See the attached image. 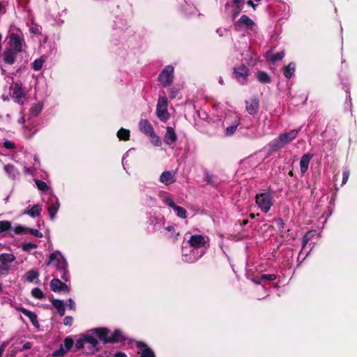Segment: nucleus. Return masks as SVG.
I'll list each match as a JSON object with an SVG mask.
<instances>
[{
  "instance_id": "38",
  "label": "nucleus",
  "mask_w": 357,
  "mask_h": 357,
  "mask_svg": "<svg viewBox=\"0 0 357 357\" xmlns=\"http://www.w3.org/2000/svg\"><path fill=\"white\" fill-rule=\"evenodd\" d=\"M37 248V245L33 243H24L22 245V248L25 252H30L31 250Z\"/></svg>"
},
{
  "instance_id": "39",
  "label": "nucleus",
  "mask_w": 357,
  "mask_h": 357,
  "mask_svg": "<svg viewBox=\"0 0 357 357\" xmlns=\"http://www.w3.org/2000/svg\"><path fill=\"white\" fill-rule=\"evenodd\" d=\"M68 351H67L63 345H61L59 349L56 350L53 352L52 356L54 357L56 356H64Z\"/></svg>"
},
{
  "instance_id": "29",
  "label": "nucleus",
  "mask_w": 357,
  "mask_h": 357,
  "mask_svg": "<svg viewBox=\"0 0 357 357\" xmlns=\"http://www.w3.org/2000/svg\"><path fill=\"white\" fill-rule=\"evenodd\" d=\"M315 234H316L315 231H310L305 234V235L303 236V241H302V244H303L302 250H303L305 248V247L307 245V243H308V241L310 240H311L314 236ZM302 252H303V250H301L300 252L299 257H301Z\"/></svg>"
},
{
  "instance_id": "61",
  "label": "nucleus",
  "mask_w": 357,
  "mask_h": 357,
  "mask_svg": "<svg viewBox=\"0 0 357 357\" xmlns=\"http://www.w3.org/2000/svg\"><path fill=\"white\" fill-rule=\"evenodd\" d=\"M166 229L169 231H172L173 229V227L172 226H169L167 227H166Z\"/></svg>"
},
{
  "instance_id": "58",
  "label": "nucleus",
  "mask_w": 357,
  "mask_h": 357,
  "mask_svg": "<svg viewBox=\"0 0 357 357\" xmlns=\"http://www.w3.org/2000/svg\"><path fill=\"white\" fill-rule=\"evenodd\" d=\"M7 345H8V343H7L6 342H3L1 344V345L0 348H3V349H4V350H5L6 347H7Z\"/></svg>"
},
{
  "instance_id": "3",
  "label": "nucleus",
  "mask_w": 357,
  "mask_h": 357,
  "mask_svg": "<svg viewBox=\"0 0 357 357\" xmlns=\"http://www.w3.org/2000/svg\"><path fill=\"white\" fill-rule=\"evenodd\" d=\"M54 264L61 273V278L65 281L68 280L67 271V262L59 252H53L50 255L47 265Z\"/></svg>"
},
{
  "instance_id": "53",
  "label": "nucleus",
  "mask_w": 357,
  "mask_h": 357,
  "mask_svg": "<svg viewBox=\"0 0 357 357\" xmlns=\"http://www.w3.org/2000/svg\"><path fill=\"white\" fill-rule=\"evenodd\" d=\"M24 230H25V229L22 227H17L15 229V232L17 234H20L22 233Z\"/></svg>"
},
{
  "instance_id": "20",
  "label": "nucleus",
  "mask_w": 357,
  "mask_h": 357,
  "mask_svg": "<svg viewBox=\"0 0 357 357\" xmlns=\"http://www.w3.org/2000/svg\"><path fill=\"white\" fill-rule=\"evenodd\" d=\"M17 310L21 312H22L24 315L29 318L30 321L36 328L39 327V323L37 320V316L35 313L29 311L23 307H18Z\"/></svg>"
},
{
  "instance_id": "63",
  "label": "nucleus",
  "mask_w": 357,
  "mask_h": 357,
  "mask_svg": "<svg viewBox=\"0 0 357 357\" xmlns=\"http://www.w3.org/2000/svg\"><path fill=\"white\" fill-rule=\"evenodd\" d=\"M289 175L290 176H294V173H293V172H292V171H290V172H289Z\"/></svg>"
},
{
  "instance_id": "34",
  "label": "nucleus",
  "mask_w": 357,
  "mask_h": 357,
  "mask_svg": "<svg viewBox=\"0 0 357 357\" xmlns=\"http://www.w3.org/2000/svg\"><path fill=\"white\" fill-rule=\"evenodd\" d=\"M117 136L120 139L128 140L130 137V132L128 130L121 128L117 132Z\"/></svg>"
},
{
  "instance_id": "1",
  "label": "nucleus",
  "mask_w": 357,
  "mask_h": 357,
  "mask_svg": "<svg viewBox=\"0 0 357 357\" xmlns=\"http://www.w3.org/2000/svg\"><path fill=\"white\" fill-rule=\"evenodd\" d=\"M75 346L78 349L86 347L89 353L94 354L99 350L98 342L95 335L91 333V330L88 333L80 335V338L77 340Z\"/></svg>"
},
{
  "instance_id": "47",
  "label": "nucleus",
  "mask_w": 357,
  "mask_h": 357,
  "mask_svg": "<svg viewBox=\"0 0 357 357\" xmlns=\"http://www.w3.org/2000/svg\"><path fill=\"white\" fill-rule=\"evenodd\" d=\"M180 89L178 87L174 86L169 89V98H174L178 93L179 92Z\"/></svg>"
},
{
  "instance_id": "30",
  "label": "nucleus",
  "mask_w": 357,
  "mask_h": 357,
  "mask_svg": "<svg viewBox=\"0 0 357 357\" xmlns=\"http://www.w3.org/2000/svg\"><path fill=\"white\" fill-rule=\"evenodd\" d=\"M59 208V203L58 202H56L55 203L50 204V206L48 207V212L50 214V217L52 220H54L55 218Z\"/></svg>"
},
{
  "instance_id": "55",
  "label": "nucleus",
  "mask_w": 357,
  "mask_h": 357,
  "mask_svg": "<svg viewBox=\"0 0 357 357\" xmlns=\"http://www.w3.org/2000/svg\"><path fill=\"white\" fill-rule=\"evenodd\" d=\"M68 306L72 310L75 309V302L71 298L68 300Z\"/></svg>"
},
{
  "instance_id": "40",
  "label": "nucleus",
  "mask_w": 357,
  "mask_h": 357,
  "mask_svg": "<svg viewBox=\"0 0 357 357\" xmlns=\"http://www.w3.org/2000/svg\"><path fill=\"white\" fill-rule=\"evenodd\" d=\"M31 294L33 297L36 298L40 299L44 298V294L43 291L38 288H34L33 289H32Z\"/></svg>"
},
{
  "instance_id": "14",
  "label": "nucleus",
  "mask_w": 357,
  "mask_h": 357,
  "mask_svg": "<svg viewBox=\"0 0 357 357\" xmlns=\"http://www.w3.org/2000/svg\"><path fill=\"white\" fill-rule=\"evenodd\" d=\"M206 243V238L202 235H192L188 240L190 245L195 248L204 247Z\"/></svg>"
},
{
  "instance_id": "41",
  "label": "nucleus",
  "mask_w": 357,
  "mask_h": 357,
  "mask_svg": "<svg viewBox=\"0 0 357 357\" xmlns=\"http://www.w3.org/2000/svg\"><path fill=\"white\" fill-rule=\"evenodd\" d=\"M141 357H155V355L151 349L146 347L142 350Z\"/></svg>"
},
{
  "instance_id": "64",
  "label": "nucleus",
  "mask_w": 357,
  "mask_h": 357,
  "mask_svg": "<svg viewBox=\"0 0 357 357\" xmlns=\"http://www.w3.org/2000/svg\"><path fill=\"white\" fill-rule=\"evenodd\" d=\"M38 157L37 155H34V160L38 161Z\"/></svg>"
},
{
  "instance_id": "28",
  "label": "nucleus",
  "mask_w": 357,
  "mask_h": 357,
  "mask_svg": "<svg viewBox=\"0 0 357 357\" xmlns=\"http://www.w3.org/2000/svg\"><path fill=\"white\" fill-rule=\"evenodd\" d=\"M296 70V64L294 63H290L284 68V75L287 78H290L294 75Z\"/></svg>"
},
{
  "instance_id": "19",
  "label": "nucleus",
  "mask_w": 357,
  "mask_h": 357,
  "mask_svg": "<svg viewBox=\"0 0 357 357\" xmlns=\"http://www.w3.org/2000/svg\"><path fill=\"white\" fill-rule=\"evenodd\" d=\"M312 158V155L309 153L304 154L300 160V171L302 174H305L310 164L311 159Z\"/></svg>"
},
{
  "instance_id": "21",
  "label": "nucleus",
  "mask_w": 357,
  "mask_h": 357,
  "mask_svg": "<svg viewBox=\"0 0 357 357\" xmlns=\"http://www.w3.org/2000/svg\"><path fill=\"white\" fill-rule=\"evenodd\" d=\"M176 140V135L172 127L167 128V132L164 137L165 144L170 145Z\"/></svg>"
},
{
  "instance_id": "16",
  "label": "nucleus",
  "mask_w": 357,
  "mask_h": 357,
  "mask_svg": "<svg viewBox=\"0 0 357 357\" xmlns=\"http://www.w3.org/2000/svg\"><path fill=\"white\" fill-rule=\"evenodd\" d=\"M160 181L165 185H170L176 181V172L174 171H166L160 176Z\"/></svg>"
},
{
  "instance_id": "60",
  "label": "nucleus",
  "mask_w": 357,
  "mask_h": 357,
  "mask_svg": "<svg viewBox=\"0 0 357 357\" xmlns=\"http://www.w3.org/2000/svg\"><path fill=\"white\" fill-rule=\"evenodd\" d=\"M24 173H25V174H29V173H30V172H31V171H30V169H29V168H28V167H24Z\"/></svg>"
},
{
  "instance_id": "23",
  "label": "nucleus",
  "mask_w": 357,
  "mask_h": 357,
  "mask_svg": "<svg viewBox=\"0 0 357 357\" xmlns=\"http://www.w3.org/2000/svg\"><path fill=\"white\" fill-rule=\"evenodd\" d=\"M3 60L8 64H13L15 61V50L11 48L6 50L3 53Z\"/></svg>"
},
{
  "instance_id": "13",
  "label": "nucleus",
  "mask_w": 357,
  "mask_h": 357,
  "mask_svg": "<svg viewBox=\"0 0 357 357\" xmlns=\"http://www.w3.org/2000/svg\"><path fill=\"white\" fill-rule=\"evenodd\" d=\"M245 105L246 111L251 115L255 114L259 110V100L257 97L252 98L245 100Z\"/></svg>"
},
{
  "instance_id": "17",
  "label": "nucleus",
  "mask_w": 357,
  "mask_h": 357,
  "mask_svg": "<svg viewBox=\"0 0 357 357\" xmlns=\"http://www.w3.org/2000/svg\"><path fill=\"white\" fill-rule=\"evenodd\" d=\"M139 129L142 132L149 137L154 133L152 125L146 119H142L139 121Z\"/></svg>"
},
{
  "instance_id": "6",
  "label": "nucleus",
  "mask_w": 357,
  "mask_h": 357,
  "mask_svg": "<svg viewBox=\"0 0 357 357\" xmlns=\"http://www.w3.org/2000/svg\"><path fill=\"white\" fill-rule=\"evenodd\" d=\"M174 80V67L172 66H167L160 73L158 81L160 84L166 87L169 86Z\"/></svg>"
},
{
  "instance_id": "48",
  "label": "nucleus",
  "mask_w": 357,
  "mask_h": 357,
  "mask_svg": "<svg viewBox=\"0 0 357 357\" xmlns=\"http://www.w3.org/2000/svg\"><path fill=\"white\" fill-rule=\"evenodd\" d=\"M349 170L347 168H345L342 174V185L345 184L347 182L349 177Z\"/></svg>"
},
{
  "instance_id": "24",
  "label": "nucleus",
  "mask_w": 357,
  "mask_h": 357,
  "mask_svg": "<svg viewBox=\"0 0 357 357\" xmlns=\"http://www.w3.org/2000/svg\"><path fill=\"white\" fill-rule=\"evenodd\" d=\"M243 6V2L242 0H233L232 7V15L233 17L235 18L241 12Z\"/></svg>"
},
{
  "instance_id": "31",
  "label": "nucleus",
  "mask_w": 357,
  "mask_h": 357,
  "mask_svg": "<svg viewBox=\"0 0 357 357\" xmlns=\"http://www.w3.org/2000/svg\"><path fill=\"white\" fill-rule=\"evenodd\" d=\"M123 340V335L120 330H116L110 336V343L120 342Z\"/></svg>"
},
{
  "instance_id": "11",
  "label": "nucleus",
  "mask_w": 357,
  "mask_h": 357,
  "mask_svg": "<svg viewBox=\"0 0 357 357\" xmlns=\"http://www.w3.org/2000/svg\"><path fill=\"white\" fill-rule=\"evenodd\" d=\"M9 45L15 52L22 51L23 41L16 33H11L9 36Z\"/></svg>"
},
{
  "instance_id": "37",
  "label": "nucleus",
  "mask_w": 357,
  "mask_h": 357,
  "mask_svg": "<svg viewBox=\"0 0 357 357\" xmlns=\"http://www.w3.org/2000/svg\"><path fill=\"white\" fill-rule=\"evenodd\" d=\"M284 56V53L283 52H278L276 54H274L273 55H271L270 57H269V59L272 61V62H276V61H280L282 60Z\"/></svg>"
},
{
  "instance_id": "51",
  "label": "nucleus",
  "mask_w": 357,
  "mask_h": 357,
  "mask_svg": "<svg viewBox=\"0 0 357 357\" xmlns=\"http://www.w3.org/2000/svg\"><path fill=\"white\" fill-rule=\"evenodd\" d=\"M29 231H30V233L31 234L34 235L35 236H37V237H42L43 236V234L40 231H38L37 229H31L29 230Z\"/></svg>"
},
{
  "instance_id": "27",
  "label": "nucleus",
  "mask_w": 357,
  "mask_h": 357,
  "mask_svg": "<svg viewBox=\"0 0 357 357\" xmlns=\"http://www.w3.org/2000/svg\"><path fill=\"white\" fill-rule=\"evenodd\" d=\"M42 211V207L39 204L33 205L28 212H24V214H28L31 217L39 216Z\"/></svg>"
},
{
  "instance_id": "46",
  "label": "nucleus",
  "mask_w": 357,
  "mask_h": 357,
  "mask_svg": "<svg viewBox=\"0 0 357 357\" xmlns=\"http://www.w3.org/2000/svg\"><path fill=\"white\" fill-rule=\"evenodd\" d=\"M276 279V275L275 274H264L261 276V280H270L273 281Z\"/></svg>"
},
{
  "instance_id": "9",
  "label": "nucleus",
  "mask_w": 357,
  "mask_h": 357,
  "mask_svg": "<svg viewBox=\"0 0 357 357\" xmlns=\"http://www.w3.org/2000/svg\"><path fill=\"white\" fill-rule=\"evenodd\" d=\"M234 26L236 29L238 31L252 29L255 26V22L248 16L243 15L235 23Z\"/></svg>"
},
{
  "instance_id": "32",
  "label": "nucleus",
  "mask_w": 357,
  "mask_h": 357,
  "mask_svg": "<svg viewBox=\"0 0 357 357\" xmlns=\"http://www.w3.org/2000/svg\"><path fill=\"white\" fill-rule=\"evenodd\" d=\"M43 106V104L40 102L33 104L30 108L31 114L33 116H38L42 111Z\"/></svg>"
},
{
  "instance_id": "22",
  "label": "nucleus",
  "mask_w": 357,
  "mask_h": 357,
  "mask_svg": "<svg viewBox=\"0 0 357 357\" xmlns=\"http://www.w3.org/2000/svg\"><path fill=\"white\" fill-rule=\"evenodd\" d=\"M240 117L236 115L234 121L225 130L226 135L231 136L236 132V128L240 123Z\"/></svg>"
},
{
  "instance_id": "44",
  "label": "nucleus",
  "mask_w": 357,
  "mask_h": 357,
  "mask_svg": "<svg viewBox=\"0 0 357 357\" xmlns=\"http://www.w3.org/2000/svg\"><path fill=\"white\" fill-rule=\"evenodd\" d=\"M73 340L68 337H66L65 340H64V348L67 350V351H69L70 349V348L73 347Z\"/></svg>"
},
{
  "instance_id": "45",
  "label": "nucleus",
  "mask_w": 357,
  "mask_h": 357,
  "mask_svg": "<svg viewBox=\"0 0 357 357\" xmlns=\"http://www.w3.org/2000/svg\"><path fill=\"white\" fill-rule=\"evenodd\" d=\"M150 138H151V142L155 145V146H160L161 145V142H160V139H159V137L155 134V132L153 133V135H151V136H149Z\"/></svg>"
},
{
  "instance_id": "36",
  "label": "nucleus",
  "mask_w": 357,
  "mask_h": 357,
  "mask_svg": "<svg viewBox=\"0 0 357 357\" xmlns=\"http://www.w3.org/2000/svg\"><path fill=\"white\" fill-rule=\"evenodd\" d=\"M45 62V59L43 57H40L38 59H36L33 63V68L35 70H39L41 69L43 63Z\"/></svg>"
},
{
  "instance_id": "50",
  "label": "nucleus",
  "mask_w": 357,
  "mask_h": 357,
  "mask_svg": "<svg viewBox=\"0 0 357 357\" xmlns=\"http://www.w3.org/2000/svg\"><path fill=\"white\" fill-rule=\"evenodd\" d=\"M73 319L70 316L66 317L63 319V324L66 326H71L73 324Z\"/></svg>"
},
{
  "instance_id": "8",
  "label": "nucleus",
  "mask_w": 357,
  "mask_h": 357,
  "mask_svg": "<svg viewBox=\"0 0 357 357\" xmlns=\"http://www.w3.org/2000/svg\"><path fill=\"white\" fill-rule=\"evenodd\" d=\"M234 74L235 79L242 84L247 83L249 75V70L245 65H241L234 68Z\"/></svg>"
},
{
  "instance_id": "25",
  "label": "nucleus",
  "mask_w": 357,
  "mask_h": 357,
  "mask_svg": "<svg viewBox=\"0 0 357 357\" xmlns=\"http://www.w3.org/2000/svg\"><path fill=\"white\" fill-rule=\"evenodd\" d=\"M54 307L57 310V312L61 316H63L65 314V307L62 301L59 299H54L52 301Z\"/></svg>"
},
{
  "instance_id": "26",
  "label": "nucleus",
  "mask_w": 357,
  "mask_h": 357,
  "mask_svg": "<svg viewBox=\"0 0 357 357\" xmlns=\"http://www.w3.org/2000/svg\"><path fill=\"white\" fill-rule=\"evenodd\" d=\"M257 79L263 84L269 83L271 82L270 76L264 71H258L257 73Z\"/></svg>"
},
{
  "instance_id": "35",
  "label": "nucleus",
  "mask_w": 357,
  "mask_h": 357,
  "mask_svg": "<svg viewBox=\"0 0 357 357\" xmlns=\"http://www.w3.org/2000/svg\"><path fill=\"white\" fill-rule=\"evenodd\" d=\"M38 273L36 271H29L26 273V280L29 282H33L35 279H36L38 277Z\"/></svg>"
},
{
  "instance_id": "2",
  "label": "nucleus",
  "mask_w": 357,
  "mask_h": 357,
  "mask_svg": "<svg viewBox=\"0 0 357 357\" xmlns=\"http://www.w3.org/2000/svg\"><path fill=\"white\" fill-rule=\"evenodd\" d=\"M300 129L291 130L288 132L280 134L277 138L272 140L270 143V148L272 151L283 148L286 144L290 143L297 137Z\"/></svg>"
},
{
  "instance_id": "42",
  "label": "nucleus",
  "mask_w": 357,
  "mask_h": 357,
  "mask_svg": "<svg viewBox=\"0 0 357 357\" xmlns=\"http://www.w3.org/2000/svg\"><path fill=\"white\" fill-rule=\"evenodd\" d=\"M35 183L40 190L46 191L48 188L47 183L44 181L36 180Z\"/></svg>"
},
{
  "instance_id": "15",
  "label": "nucleus",
  "mask_w": 357,
  "mask_h": 357,
  "mask_svg": "<svg viewBox=\"0 0 357 357\" xmlns=\"http://www.w3.org/2000/svg\"><path fill=\"white\" fill-rule=\"evenodd\" d=\"M12 98L20 104H23L22 99L24 97V92L19 84H15L11 86Z\"/></svg>"
},
{
  "instance_id": "56",
  "label": "nucleus",
  "mask_w": 357,
  "mask_h": 357,
  "mask_svg": "<svg viewBox=\"0 0 357 357\" xmlns=\"http://www.w3.org/2000/svg\"><path fill=\"white\" fill-rule=\"evenodd\" d=\"M275 222H276V223H277L278 226H279L280 227H283V226H284V222H283V220H282V219H280V218L277 219V220H275Z\"/></svg>"
},
{
  "instance_id": "7",
  "label": "nucleus",
  "mask_w": 357,
  "mask_h": 357,
  "mask_svg": "<svg viewBox=\"0 0 357 357\" xmlns=\"http://www.w3.org/2000/svg\"><path fill=\"white\" fill-rule=\"evenodd\" d=\"M156 113L158 117L162 121H165L169 118V113L167 112V98L165 96L159 97Z\"/></svg>"
},
{
  "instance_id": "12",
  "label": "nucleus",
  "mask_w": 357,
  "mask_h": 357,
  "mask_svg": "<svg viewBox=\"0 0 357 357\" xmlns=\"http://www.w3.org/2000/svg\"><path fill=\"white\" fill-rule=\"evenodd\" d=\"M163 202L165 204L174 210L177 216L181 218H186V210L184 208L176 205L174 201L169 197L165 198Z\"/></svg>"
},
{
  "instance_id": "57",
  "label": "nucleus",
  "mask_w": 357,
  "mask_h": 357,
  "mask_svg": "<svg viewBox=\"0 0 357 357\" xmlns=\"http://www.w3.org/2000/svg\"><path fill=\"white\" fill-rule=\"evenodd\" d=\"M5 2L4 1H0V11L2 10V9L5 7Z\"/></svg>"
},
{
  "instance_id": "4",
  "label": "nucleus",
  "mask_w": 357,
  "mask_h": 357,
  "mask_svg": "<svg viewBox=\"0 0 357 357\" xmlns=\"http://www.w3.org/2000/svg\"><path fill=\"white\" fill-rule=\"evenodd\" d=\"M258 208L263 213H267L273 204V194L269 191H263L255 197Z\"/></svg>"
},
{
  "instance_id": "18",
  "label": "nucleus",
  "mask_w": 357,
  "mask_h": 357,
  "mask_svg": "<svg viewBox=\"0 0 357 357\" xmlns=\"http://www.w3.org/2000/svg\"><path fill=\"white\" fill-rule=\"evenodd\" d=\"M50 287L54 291H69L68 287L59 279H53L50 282Z\"/></svg>"
},
{
  "instance_id": "10",
  "label": "nucleus",
  "mask_w": 357,
  "mask_h": 357,
  "mask_svg": "<svg viewBox=\"0 0 357 357\" xmlns=\"http://www.w3.org/2000/svg\"><path fill=\"white\" fill-rule=\"evenodd\" d=\"M91 333L98 337L104 344L110 343V336L108 335L109 331L106 328H96L91 330Z\"/></svg>"
},
{
  "instance_id": "33",
  "label": "nucleus",
  "mask_w": 357,
  "mask_h": 357,
  "mask_svg": "<svg viewBox=\"0 0 357 357\" xmlns=\"http://www.w3.org/2000/svg\"><path fill=\"white\" fill-rule=\"evenodd\" d=\"M5 171L7 172L9 176L15 178L16 174H18L14 166L11 165H8L4 167Z\"/></svg>"
},
{
  "instance_id": "5",
  "label": "nucleus",
  "mask_w": 357,
  "mask_h": 357,
  "mask_svg": "<svg viewBox=\"0 0 357 357\" xmlns=\"http://www.w3.org/2000/svg\"><path fill=\"white\" fill-rule=\"evenodd\" d=\"M15 260L13 254L3 253L0 255V274L7 275L12 269V263Z\"/></svg>"
},
{
  "instance_id": "62",
  "label": "nucleus",
  "mask_w": 357,
  "mask_h": 357,
  "mask_svg": "<svg viewBox=\"0 0 357 357\" xmlns=\"http://www.w3.org/2000/svg\"><path fill=\"white\" fill-rule=\"evenodd\" d=\"M3 351H4V349H3V348H0V357H1Z\"/></svg>"
},
{
  "instance_id": "54",
  "label": "nucleus",
  "mask_w": 357,
  "mask_h": 357,
  "mask_svg": "<svg viewBox=\"0 0 357 357\" xmlns=\"http://www.w3.org/2000/svg\"><path fill=\"white\" fill-rule=\"evenodd\" d=\"M31 347H32V344L31 342H26L23 345L22 350L23 351V350L29 349L31 348Z\"/></svg>"
},
{
  "instance_id": "59",
  "label": "nucleus",
  "mask_w": 357,
  "mask_h": 357,
  "mask_svg": "<svg viewBox=\"0 0 357 357\" xmlns=\"http://www.w3.org/2000/svg\"><path fill=\"white\" fill-rule=\"evenodd\" d=\"M18 122H19L20 123L23 124V123L25 122V119L22 116V117H21V118L18 120Z\"/></svg>"
},
{
  "instance_id": "52",
  "label": "nucleus",
  "mask_w": 357,
  "mask_h": 357,
  "mask_svg": "<svg viewBox=\"0 0 357 357\" xmlns=\"http://www.w3.org/2000/svg\"><path fill=\"white\" fill-rule=\"evenodd\" d=\"M206 182L208 183L213 184V176L210 175L208 174H206Z\"/></svg>"
},
{
  "instance_id": "49",
  "label": "nucleus",
  "mask_w": 357,
  "mask_h": 357,
  "mask_svg": "<svg viewBox=\"0 0 357 357\" xmlns=\"http://www.w3.org/2000/svg\"><path fill=\"white\" fill-rule=\"evenodd\" d=\"M3 146L8 149H13L15 148V144L8 140H5L3 142Z\"/></svg>"
},
{
  "instance_id": "43",
  "label": "nucleus",
  "mask_w": 357,
  "mask_h": 357,
  "mask_svg": "<svg viewBox=\"0 0 357 357\" xmlns=\"http://www.w3.org/2000/svg\"><path fill=\"white\" fill-rule=\"evenodd\" d=\"M11 225L8 221H0V233L10 229Z\"/></svg>"
}]
</instances>
